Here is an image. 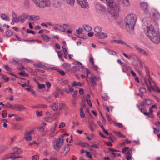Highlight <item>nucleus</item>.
<instances>
[{"label":"nucleus","mask_w":160,"mask_h":160,"mask_svg":"<svg viewBox=\"0 0 160 160\" xmlns=\"http://www.w3.org/2000/svg\"><path fill=\"white\" fill-rule=\"evenodd\" d=\"M27 19L29 20L35 21L38 20L39 19V17L38 16L34 15H27Z\"/></svg>","instance_id":"21"},{"label":"nucleus","mask_w":160,"mask_h":160,"mask_svg":"<svg viewBox=\"0 0 160 160\" xmlns=\"http://www.w3.org/2000/svg\"><path fill=\"white\" fill-rule=\"evenodd\" d=\"M43 119L45 121L51 122L53 121L54 118L53 117L49 116L47 117H45Z\"/></svg>","instance_id":"27"},{"label":"nucleus","mask_w":160,"mask_h":160,"mask_svg":"<svg viewBox=\"0 0 160 160\" xmlns=\"http://www.w3.org/2000/svg\"><path fill=\"white\" fill-rule=\"evenodd\" d=\"M18 74L22 76H26L27 75V74L26 73L25 71L24 70L21 71L20 72L18 73Z\"/></svg>","instance_id":"54"},{"label":"nucleus","mask_w":160,"mask_h":160,"mask_svg":"<svg viewBox=\"0 0 160 160\" xmlns=\"http://www.w3.org/2000/svg\"><path fill=\"white\" fill-rule=\"evenodd\" d=\"M96 125L93 122H91L89 126L90 129L92 132H93L94 129L96 128Z\"/></svg>","instance_id":"29"},{"label":"nucleus","mask_w":160,"mask_h":160,"mask_svg":"<svg viewBox=\"0 0 160 160\" xmlns=\"http://www.w3.org/2000/svg\"><path fill=\"white\" fill-rule=\"evenodd\" d=\"M83 29L82 28H79L78 29L76 30V33L78 34H80L83 32Z\"/></svg>","instance_id":"52"},{"label":"nucleus","mask_w":160,"mask_h":160,"mask_svg":"<svg viewBox=\"0 0 160 160\" xmlns=\"http://www.w3.org/2000/svg\"><path fill=\"white\" fill-rule=\"evenodd\" d=\"M69 150V144L65 145L64 148V152H61L62 156H65Z\"/></svg>","instance_id":"17"},{"label":"nucleus","mask_w":160,"mask_h":160,"mask_svg":"<svg viewBox=\"0 0 160 160\" xmlns=\"http://www.w3.org/2000/svg\"><path fill=\"white\" fill-rule=\"evenodd\" d=\"M122 2V5L125 7H128L129 5L128 0H123Z\"/></svg>","instance_id":"31"},{"label":"nucleus","mask_w":160,"mask_h":160,"mask_svg":"<svg viewBox=\"0 0 160 160\" xmlns=\"http://www.w3.org/2000/svg\"><path fill=\"white\" fill-rule=\"evenodd\" d=\"M92 65V69L94 70L97 71L99 68V67L95 65L94 63Z\"/></svg>","instance_id":"50"},{"label":"nucleus","mask_w":160,"mask_h":160,"mask_svg":"<svg viewBox=\"0 0 160 160\" xmlns=\"http://www.w3.org/2000/svg\"><path fill=\"white\" fill-rule=\"evenodd\" d=\"M146 35L154 43L158 44L160 42V38L158 32H156L152 25H148L144 27Z\"/></svg>","instance_id":"1"},{"label":"nucleus","mask_w":160,"mask_h":160,"mask_svg":"<svg viewBox=\"0 0 160 160\" xmlns=\"http://www.w3.org/2000/svg\"><path fill=\"white\" fill-rule=\"evenodd\" d=\"M55 130L54 129L52 132H51V133L49 134V136L51 137H52L54 136L56 134L55 133Z\"/></svg>","instance_id":"64"},{"label":"nucleus","mask_w":160,"mask_h":160,"mask_svg":"<svg viewBox=\"0 0 160 160\" xmlns=\"http://www.w3.org/2000/svg\"><path fill=\"white\" fill-rule=\"evenodd\" d=\"M36 6L41 8L50 7L51 2L49 0H33Z\"/></svg>","instance_id":"4"},{"label":"nucleus","mask_w":160,"mask_h":160,"mask_svg":"<svg viewBox=\"0 0 160 160\" xmlns=\"http://www.w3.org/2000/svg\"><path fill=\"white\" fill-rule=\"evenodd\" d=\"M57 70H58V72H59L60 73V74L61 75H62L63 76L65 75V72L64 71L62 70H60L59 69H58Z\"/></svg>","instance_id":"57"},{"label":"nucleus","mask_w":160,"mask_h":160,"mask_svg":"<svg viewBox=\"0 0 160 160\" xmlns=\"http://www.w3.org/2000/svg\"><path fill=\"white\" fill-rule=\"evenodd\" d=\"M106 50L109 54L114 55L116 54V52L112 50L109 49H106Z\"/></svg>","instance_id":"37"},{"label":"nucleus","mask_w":160,"mask_h":160,"mask_svg":"<svg viewBox=\"0 0 160 160\" xmlns=\"http://www.w3.org/2000/svg\"><path fill=\"white\" fill-rule=\"evenodd\" d=\"M86 101L88 104V105L90 106L91 107L92 106V104L91 102V100L90 99V98H87L86 99Z\"/></svg>","instance_id":"55"},{"label":"nucleus","mask_w":160,"mask_h":160,"mask_svg":"<svg viewBox=\"0 0 160 160\" xmlns=\"http://www.w3.org/2000/svg\"><path fill=\"white\" fill-rule=\"evenodd\" d=\"M83 27L84 28L85 30L87 32H89L91 31L92 29V28H91V27L88 25H85L83 26Z\"/></svg>","instance_id":"28"},{"label":"nucleus","mask_w":160,"mask_h":160,"mask_svg":"<svg viewBox=\"0 0 160 160\" xmlns=\"http://www.w3.org/2000/svg\"><path fill=\"white\" fill-rule=\"evenodd\" d=\"M91 86H94L96 85V81L98 80V78L95 76L90 77L89 78Z\"/></svg>","instance_id":"13"},{"label":"nucleus","mask_w":160,"mask_h":160,"mask_svg":"<svg viewBox=\"0 0 160 160\" xmlns=\"http://www.w3.org/2000/svg\"><path fill=\"white\" fill-rule=\"evenodd\" d=\"M133 150V149H132V148L129 150L128 152L127 156H131L132 154V151Z\"/></svg>","instance_id":"53"},{"label":"nucleus","mask_w":160,"mask_h":160,"mask_svg":"<svg viewBox=\"0 0 160 160\" xmlns=\"http://www.w3.org/2000/svg\"><path fill=\"white\" fill-rule=\"evenodd\" d=\"M22 128V126L21 125H16L15 126L14 128L17 130H20Z\"/></svg>","instance_id":"49"},{"label":"nucleus","mask_w":160,"mask_h":160,"mask_svg":"<svg viewBox=\"0 0 160 160\" xmlns=\"http://www.w3.org/2000/svg\"><path fill=\"white\" fill-rule=\"evenodd\" d=\"M63 144V140L62 138H59L57 140L54 145V148L57 150H59Z\"/></svg>","instance_id":"6"},{"label":"nucleus","mask_w":160,"mask_h":160,"mask_svg":"<svg viewBox=\"0 0 160 160\" xmlns=\"http://www.w3.org/2000/svg\"><path fill=\"white\" fill-rule=\"evenodd\" d=\"M6 158L7 159H14L16 158H22V157L21 156H17L16 155V152H14L12 153H10L7 154L6 156Z\"/></svg>","instance_id":"9"},{"label":"nucleus","mask_w":160,"mask_h":160,"mask_svg":"<svg viewBox=\"0 0 160 160\" xmlns=\"http://www.w3.org/2000/svg\"><path fill=\"white\" fill-rule=\"evenodd\" d=\"M78 3L81 7L84 8H88L89 5L86 0H77Z\"/></svg>","instance_id":"8"},{"label":"nucleus","mask_w":160,"mask_h":160,"mask_svg":"<svg viewBox=\"0 0 160 160\" xmlns=\"http://www.w3.org/2000/svg\"><path fill=\"white\" fill-rule=\"evenodd\" d=\"M148 14L152 18L155 19H160V13L155 9H152L150 11Z\"/></svg>","instance_id":"5"},{"label":"nucleus","mask_w":160,"mask_h":160,"mask_svg":"<svg viewBox=\"0 0 160 160\" xmlns=\"http://www.w3.org/2000/svg\"><path fill=\"white\" fill-rule=\"evenodd\" d=\"M131 67L129 66H123V71L124 72H126L128 70L130 69Z\"/></svg>","instance_id":"41"},{"label":"nucleus","mask_w":160,"mask_h":160,"mask_svg":"<svg viewBox=\"0 0 160 160\" xmlns=\"http://www.w3.org/2000/svg\"><path fill=\"white\" fill-rule=\"evenodd\" d=\"M42 39L45 42H48L49 41V38L48 36L46 35H42L41 36Z\"/></svg>","instance_id":"25"},{"label":"nucleus","mask_w":160,"mask_h":160,"mask_svg":"<svg viewBox=\"0 0 160 160\" xmlns=\"http://www.w3.org/2000/svg\"><path fill=\"white\" fill-rule=\"evenodd\" d=\"M15 120L17 121H20L22 120V119L21 117H19L18 115H16L15 116Z\"/></svg>","instance_id":"47"},{"label":"nucleus","mask_w":160,"mask_h":160,"mask_svg":"<svg viewBox=\"0 0 160 160\" xmlns=\"http://www.w3.org/2000/svg\"><path fill=\"white\" fill-rule=\"evenodd\" d=\"M65 126V123L64 122H62L60 123V124L59 125V127L60 128H62L64 127Z\"/></svg>","instance_id":"60"},{"label":"nucleus","mask_w":160,"mask_h":160,"mask_svg":"<svg viewBox=\"0 0 160 160\" xmlns=\"http://www.w3.org/2000/svg\"><path fill=\"white\" fill-rule=\"evenodd\" d=\"M101 1L106 2L110 8L109 13L115 19L118 18L119 8L118 6L114 3L113 0H100Z\"/></svg>","instance_id":"3"},{"label":"nucleus","mask_w":160,"mask_h":160,"mask_svg":"<svg viewBox=\"0 0 160 160\" xmlns=\"http://www.w3.org/2000/svg\"><path fill=\"white\" fill-rule=\"evenodd\" d=\"M146 81H147L148 82L149 84V85L151 88L157 85L155 82L153 80H152L150 78L149 79H148V80H145V82Z\"/></svg>","instance_id":"22"},{"label":"nucleus","mask_w":160,"mask_h":160,"mask_svg":"<svg viewBox=\"0 0 160 160\" xmlns=\"http://www.w3.org/2000/svg\"><path fill=\"white\" fill-rule=\"evenodd\" d=\"M106 118H107V119H108V121L111 123L112 124L114 122L112 120V119L110 118V116H109V114L106 113Z\"/></svg>","instance_id":"40"},{"label":"nucleus","mask_w":160,"mask_h":160,"mask_svg":"<svg viewBox=\"0 0 160 160\" xmlns=\"http://www.w3.org/2000/svg\"><path fill=\"white\" fill-rule=\"evenodd\" d=\"M27 15L25 14H22L18 18L19 22H24L27 19Z\"/></svg>","instance_id":"23"},{"label":"nucleus","mask_w":160,"mask_h":160,"mask_svg":"<svg viewBox=\"0 0 160 160\" xmlns=\"http://www.w3.org/2000/svg\"><path fill=\"white\" fill-rule=\"evenodd\" d=\"M140 92L142 93H145L146 92V90L143 87H141L139 89Z\"/></svg>","instance_id":"51"},{"label":"nucleus","mask_w":160,"mask_h":160,"mask_svg":"<svg viewBox=\"0 0 160 160\" xmlns=\"http://www.w3.org/2000/svg\"><path fill=\"white\" fill-rule=\"evenodd\" d=\"M18 18L17 17V15L13 12H12V20L14 21L15 22H18L19 21L18 19Z\"/></svg>","instance_id":"24"},{"label":"nucleus","mask_w":160,"mask_h":160,"mask_svg":"<svg viewBox=\"0 0 160 160\" xmlns=\"http://www.w3.org/2000/svg\"><path fill=\"white\" fill-rule=\"evenodd\" d=\"M145 104L147 105H150L152 103V101L149 99H145Z\"/></svg>","instance_id":"39"},{"label":"nucleus","mask_w":160,"mask_h":160,"mask_svg":"<svg viewBox=\"0 0 160 160\" xmlns=\"http://www.w3.org/2000/svg\"><path fill=\"white\" fill-rule=\"evenodd\" d=\"M67 107L65 104L64 103H61L59 104V109L61 110L63 107Z\"/></svg>","instance_id":"48"},{"label":"nucleus","mask_w":160,"mask_h":160,"mask_svg":"<svg viewBox=\"0 0 160 160\" xmlns=\"http://www.w3.org/2000/svg\"><path fill=\"white\" fill-rule=\"evenodd\" d=\"M145 68L146 70V72L147 75L149 76V71L148 68L147 67L145 66Z\"/></svg>","instance_id":"62"},{"label":"nucleus","mask_w":160,"mask_h":160,"mask_svg":"<svg viewBox=\"0 0 160 160\" xmlns=\"http://www.w3.org/2000/svg\"><path fill=\"white\" fill-rule=\"evenodd\" d=\"M136 20V16L133 14H128L126 17L125 20V27L129 33L133 32Z\"/></svg>","instance_id":"2"},{"label":"nucleus","mask_w":160,"mask_h":160,"mask_svg":"<svg viewBox=\"0 0 160 160\" xmlns=\"http://www.w3.org/2000/svg\"><path fill=\"white\" fill-rule=\"evenodd\" d=\"M6 35L8 37H10L12 34V32L8 29L7 30Z\"/></svg>","instance_id":"44"},{"label":"nucleus","mask_w":160,"mask_h":160,"mask_svg":"<svg viewBox=\"0 0 160 160\" xmlns=\"http://www.w3.org/2000/svg\"><path fill=\"white\" fill-rule=\"evenodd\" d=\"M58 102L57 101H56L52 105H50V107L53 110H56L59 109V107L58 105Z\"/></svg>","instance_id":"16"},{"label":"nucleus","mask_w":160,"mask_h":160,"mask_svg":"<svg viewBox=\"0 0 160 160\" xmlns=\"http://www.w3.org/2000/svg\"><path fill=\"white\" fill-rule=\"evenodd\" d=\"M0 16L2 19L3 20L7 21H9L10 20V18L5 14H1Z\"/></svg>","instance_id":"26"},{"label":"nucleus","mask_w":160,"mask_h":160,"mask_svg":"<svg viewBox=\"0 0 160 160\" xmlns=\"http://www.w3.org/2000/svg\"><path fill=\"white\" fill-rule=\"evenodd\" d=\"M48 106L44 104H38L32 106V108H41L45 109L47 108Z\"/></svg>","instance_id":"20"},{"label":"nucleus","mask_w":160,"mask_h":160,"mask_svg":"<svg viewBox=\"0 0 160 160\" xmlns=\"http://www.w3.org/2000/svg\"><path fill=\"white\" fill-rule=\"evenodd\" d=\"M89 62L91 65L93 64L94 63L93 58L92 55L90 54L89 55Z\"/></svg>","instance_id":"38"},{"label":"nucleus","mask_w":160,"mask_h":160,"mask_svg":"<svg viewBox=\"0 0 160 160\" xmlns=\"http://www.w3.org/2000/svg\"><path fill=\"white\" fill-rule=\"evenodd\" d=\"M42 113V111L39 112L38 111H36V115L38 117L42 116L43 115Z\"/></svg>","instance_id":"46"},{"label":"nucleus","mask_w":160,"mask_h":160,"mask_svg":"<svg viewBox=\"0 0 160 160\" xmlns=\"http://www.w3.org/2000/svg\"><path fill=\"white\" fill-rule=\"evenodd\" d=\"M66 1L71 6L73 5L75 2V0H66Z\"/></svg>","instance_id":"42"},{"label":"nucleus","mask_w":160,"mask_h":160,"mask_svg":"<svg viewBox=\"0 0 160 160\" xmlns=\"http://www.w3.org/2000/svg\"><path fill=\"white\" fill-rule=\"evenodd\" d=\"M136 106L138 107V108L139 110L141 111V112L142 113L144 114V113L145 112L146 109L143 110L142 108H140L138 105L137 104Z\"/></svg>","instance_id":"59"},{"label":"nucleus","mask_w":160,"mask_h":160,"mask_svg":"<svg viewBox=\"0 0 160 160\" xmlns=\"http://www.w3.org/2000/svg\"><path fill=\"white\" fill-rule=\"evenodd\" d=\"M95 8L97 12L98 13H103L105 12L106 10L105 7L99 3L96 4Z\"/></svg>","instance_id":"7"},{"label":"nucleus","mask_w":160,"mask_h":160,"mask_svg":"<svg viewBox=\"0 0 160 160\" xmlns=\"http://www.w3.org/2000/svg\"><path fill=\"white\" fill-rule=\"evenodd\" d=\"M6 107L9 108H11L12 109H13V105H12L9 103H8L6 105Z\"/></svg>","instance_id":"61"},{"label":"nucleus","mask_w":160,"mask_h":160,"mask_svg":"<svg viewBox=\"0 0 160 160\" xmlns=\"http://www.w3.org/2000/svg\"><path fill=\"white\" fill-rule=\"evenodd\" d=\"M72 86L75 87L77 86H81L82 84L80 82H77L76 81H74L72 82Z\"/></svg>","instance_id":"34"},{"label":"nucleus","mask_w":160,"mask_h":160,"mask_svg":"<svg viewBox=\"0 0 160 160\" xmlns=\"http://www.w3.org/2000/svg\"><path fill=\"white\" fill-rule=\"evenodd\" d=\"M102 99L105 101L107 100L109 98V97L108 96L105 95L102 96Z\"/></svg>","instance_id":"58"},{"label":"nucleus","mask_w":160,"mask_h":160,"mask_svg":"<svg viewBox=\"0 0 160 160\" xmlns=\"http://www.w3.org/2000/svg\"><path fill=\"white\" fill-rule=\"evenodd\" d=\"M2 78L7 82L8 81L9 79V77L5 75H2Z\"/></svg>","instance_id":"56"},{"label":"nucleus","mask_w":160,"mask_h":160,"mask_svg":"<svg viewBox=\"0 0 160 160\" xmlns=\"http://www.w3.org/2000/svg\"><path fill=\"white\" fill-rule=\"evenodd\" d=\"M113 123L114 124L115 126L117 127H118L119 128H122L123 127V125L122 123H116L115 122H113Z\"/></svg>","instance_id":"43"},{"label":"nucleus","mask_w":160,"mask_h":160,"mask_svg":"<svg viewBox=\"0 0 160 160\" xmlns=\"http://www.w3.org/2000/svg\"><path fill=\"white\" fill-rule=\"evenodd\" d=\"M13 149L15 150L14 152H16V154H19L22 153L21 150L17 147H14Z\"/></svg>","instance_id":"30"},{"label":"nucleus","mask_w":160,"mask_h":160,"mask_svg":"<svg viewBox=\"0 0 160 160\" xmlns=\"http://www.w3.org/2000/svg\"><path fill=\"white\" fill-rule=\"evenodd\" d=\"M152 90L154 92L155 91L157 92L160 93V90L159 89V88L157 85L151 88Z\"/></svg>","instance_id":"36"},{"label":"nucleus","mask_w":160,"mask_h":160,"mask_svg":"<svg viewBox=\"0 0 160 160\" xmlns=\"http://www.w3.org/2000/svg\"><path fill=\"white\" fill-rule=\"evenodd\" d=\"M135 49L137 50V51L139 53L142 54L145 56H148L149 55L148 53L144 50L142 49L138 46L135 45L134 46Z\"/></svg>","instance_id":"10"},{"label":"nucleus","mask_w":160,"mask_h":160,"mask_svg":"<svg viewBox=\"0 0 160 160\" xmlns=\"http://www.w3.org/2000/svg\"><path fill=\"white\" fill-rule=\"evenodd\" d=\"M32 131L27 132L26 131L25 133V139L26 141H31L32 139V137L29 135L32 132Z\"/></svg>","instance_id":"18"},{"label":"nucleus","mask_w":160,"mask_h":160,"mask_svg":"<svg viewBox=\"0 0 160 160\" xmlns=\"http://www.w3.org/2000/svg\"><path fill=\"white\" fill-rule=\"evenodd\" d=\"M53 28L55 30H58L62 32H65V29L63 26L59 25L56 24L53 25Z\"/></svg>","instance_id":"14"},{"label":"nucleus","mask_w":160,"mask_h":160,"mask_svg":"<svg viewBox=\"0 0 160 160\" xmlns=\"http://www.w3.org/2000/svg\"><path fill=\"white\" fill-rule=\"evenodd\" d=\"M94 31L96 33V34H99L102 31V29L100 27L97 26L94 29Z\"/></svg>","instance_id":"32"},{"label":"nucleus","mask_w":160,"mask_h":160,"mask_svg":"<svg viewBox=\"0 0 160 160\" xmlns=\"http://www.w3.org/2000/svg\"><path fill=\"white\" fill-rule=\"evenodd\" d=\"M58 56L59 58L61 59L62 61H64V59L62 57V51H58L57 52Z\"/></svg>","instance_id":"35"},{"label":"nucleus","mask_w":160,"mask_h":160,"mask_svg":"<svg viewBox=\"0 0 160 160\" xmlns=\"http://www.w3.org/2000/svg\"><path fill=\"white\" fill-rule=\"evenodd\" d=\"M130 59L131 58H132L136 61H138L139 60V58L134 54H131L130 55Z\"/></svg>","instance_id":"33"},{"label":"nucleus","mask_w":160,"mask_h":160,"mask_svg":"<svg viewBox=\"0 0 160 160\" xmlns=\"http://www.w3.org/2000/svg\"><path fill=\"white\" fill-rule=\"evenodd\" d=\"M111 156L112 158H114L116 157H118L120 156V154L119 153H116L114 152L110 153Z\"/></svg>","instance_id":"45"},{"label":"nucleus","mask_w":160,"mask_h":160,"mask_svg":"<svg viewBox=\"0 0 160 160\" xmlns=\"http://www.w3.org/2000/svg\"><path fill=\"white\" fill-rule=\"evenodd\" d=\"M141 7L143 9L144 13L146 14H148L150 12L149 11L148 6L147 3L142 2L140 3Z\"/></svg>","instance_id":"11"},{"label":"nucleus","mask_w":160,"mask_h":160,"mask_svg":"<svg viewBox=\"0 0 160 160\" xmlns=\"http://www.w3.org/2000/svg\"><path fill=\"white\" fill-rule=\"evenodd\" d=\"M95 35L96 37L99 39L104 38L107 37V34L101 32L99 34H95Z\"/></svg>","instance_id":"19"},{"label":"nucleus","mask_w":160,"mask_h":160,"mask_svg":"<svg viewBox=\"0 0 160 160\" xmlns=\"http://www.w3.org/2000/svg\"><path fill=\"white\" fill-rule=\"evenodd\" d=\"M39 157L38 155H35L33 156L32 157V160H38L39 159Z\"/></svg>","instance_id":"63"},{"label":"nucleus","mask_w":160,"mask_h":160,"mask_svg":"<svg viewBox=\"0 0 160 160\" xmlns=\"http://www.w3.org/2000/svg\"><path fill=\"white\" fill-rule=\"evenodd\" d=\"M153 111L151 107L149 108V112H148L147 110H145V112L144 113V114L145 115L148 116V117H150L151 118H153L154 117L153 113Z\"/></svg>","instance_id":"15"},{"label":"nucleus","mask_w":160,"mask_h":160,"mask_svg":"<svg viewBox=\"0 0 160 160\" xmlns=\"http://www.w3.org/2000/svg\"><path fill=\"white\" fill-rule=\"evenodd\" d=\"M13 110L17 111H21L27 109V108L23 105H21L15 104L13 105Z\"/></svg>","instance_id":"12"}]
</instances>
